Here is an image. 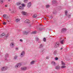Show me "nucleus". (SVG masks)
<instances>
[{
    "label": "nucleus",
    "instance_id": "nucleus-1",
    "mask_svg": "<svg viewBox=\"0 0 73 73\" xmlns=\"http://www.w3.org/2000/svg\"><path fill=\"white\" fill-rule=\"evenodd\" d=\"M21 65V63H19L18 64H17L16 66H15V68H19V67H20V66Z\"/></svg>",
    "mask_w": 73,
    "mask_h": 73
},
{
    "label": "nucleus",
    "instance_id": "nucleus-2",
    "mask_svg": "<svg viewBox=\"0 0 73 73\" xmlns=\"http://www.w3.org/2000/svg\"><path fill=\"white\" fill-rule=\"evenodd\" d=\"M7 67L5 66L3 68H2L1 69V70H3V71H4L5 70H7Z\"/></svg>",
    "mask_w": 73,
    "mask_h": 73
},
{
    "label": "nucleus",
    "instance_id": "nucleus-3",
    "mask_svg": "<svg viewBox=\"0 0 73 73\" xmlns=\"http://www.w3.org/2000/svg\"><path fill=\"white\" fill-rule=\"evenodd\" d=\"M25 54V52L23 51L21 54L20 57H23Z\"/></svg>",
    "mask_w": 73,
    "mask_h": 73
},
{
    "label": "nucleus",
    "instance_id": "nucleus-4",
    "mask_svg": "<svg viewBox=\"0 0 73 73\" xmlns=\"http://www.w3.org/2000/svg\"><path fill=\"white\" fill-rule=\"evenodd\" d=\"M59 46V43L57 42L56 43L55 46H54L55 48H57V47H58Z\"/></svg>",
    "mask_w": 73,
    "mask_h": 73
},
{
    "label": "nucleus",
    "instance_id": "nucleus-5",
    "mask_svg": "<svg viewBox=\"0 0 73 73\" xmlns=\"http://www.w3.org/2000/svg\"><path fill=\"white\" fill-rule=\"evenodd\" d=\"M21 13L22 15H28V13H27L23 11H22Z\"/></svg>",
    "mask_w": 73,
    "mask_h": 73
},
{
    "label": "nucleus",
    "instance_id": "nucleus-6",
    "mask_svg": "<svg viewBox=\"0 0 73 73\" xmlns=\"http://www.w3.org/2000/svg\"><path fill=\"white\" fill-rule=\"evenodd\" d=\"M31 2L29 3H28L27 7H28V8H30L31 7Z\"/></svg>",
    "mask_w": 73,
    "mask_h": 73
},
{
    "label": "nucleus",
    "instance_id": "nucleus-7",
    "mask_svg": "<svg viewBox=\"0 0 73 73\" xmlns=\"http://www.w3.org/2000/svg\"><path fill=\"white\" fill-rule=\"evenodd\" d=\"M25 23H30V22H31V21H30V20L28 19H27L25 21Z\"/></svg>",
    "mask_w": 73,
    "mask_h": 73
},
{
    "label": "nucleus",
    "instance_id": "nucleus-8",
    "mask_svg": "<svg viewBox=\"0 0 73 73\" xmlns=\"http://www.w3.org/2000/svg\"><path fill=\"white\" fill-rule=\"evenodd\" d=\"M14 45H15L13 42H12L10 44V46L11 48H13V46H14Z\"/></svg>",
    "mask_w": 73,
    "mask_h": 73
},
{
    "label": "nucleus",
    "instance_id": "nucleus-9",
    "mask_svg": "<svg viewBox=\"0 0 73 73\" xmlns=\"http://www.w3.org/2000/svg\"><path fill=\"white\" fill-rule=\"evenodd\" d=\"M26 69H27V68L25 67H22L21 68V70H25Z\"/></svg>",
    "mask_w": 73,
    "mask_h": 73
},
{
    "label": "nucleus",
    "instance_id": "nucleus-10",
    "mask_svg": "<svg viewBox=\"0 0 73 73\" xmlns=\"http://www.w3.org/2000/svg\"><path fill=\"white\" fill-rule=\"evenodd\" d=\"M66 31V29L63 28L62 29V31L65 32V31Z\"/></svg>",
    "mask_w": 73,
    "mask_h": 73
},
{
    "label": "nucleus",
    "instance_id": "nucleus-11",
    "mask_svg": "<svg viewBox=\"0 0 73 73\" xmlns=\"http://www.w3.org/2000/svg\"><path fill=\"white\" fill-rule=\"evenodd\" d=\"M19 8L20 9H23L24 7H23V6H20Z\"/></svg>",
    "mask_w": 73,
    "mask_h": 73
},
{
    "label": "nucleus",
    "instance_id": "nucleus-12",
    "mask_svg": "<svg viewBox=\"0 0 73 73\" xmlns=\"http://www.w3.org/2000/svg\"><path fill=\"white\" fill-rule=\"evenodd\" d=\"M21 5V3L20 2H18L17 3V5L19 6V5Z\"/></svg>",
    "mask_w": 73,
    "mask_h": 73
},
{
    "label": "nucleus",
    "instance_id": "nucleus-13",
    "mask_svg": "<svg viewBox=\"0 0 73 73\" xmlns=\"http://www.w3.org/2000/svg\"><path fill=\"white\" fill-rule=\"evenodd\" d=\"M37 15L35 14L33 15V17L34 18H35L37 17Z\"/></svg>",
    "mask_w": 73,
    "mask_h": 73
},
{
    "label": "nucleus",
    "instance_id": "nucleus-14",
    "mask_svg": "<svg viewBox=\"0 0 73 73\" xmlns=\"http://www.w3.org/2000/svg\"><path fill=\"white\" fill-rule=\"evenodd\" d=\"M64 40H62L60 42L61 44H64Z\"/></svg>",
    "mask_w": 73,
    "mask_h": 73
},
{
    "label": "nucleus",
    "instance_id": "nucleus-15",
    "mask_svg": "<svg viewBox=\"0 0 73 73\" xmlns=\"http://www.w3.org/2000/svg\"><path fill=\"white\" fill-rule=\"evenodd\" d=\"M60 67L59 66H58L56 67V69H60Z\"/></svg>",
    "mask_w": 73,
    "mask_h": 73
},
{
    "label": "nucleus",
    "instance_id": "nucleus-16",
    "mask_svg": "<svg viewBox=\"0 0 73 73\" xmlns=\"http://www.w3.org/2000/svg\"><path fill=\"white\" fill-rule=\"evenodd\" d=\"M5 36V34L3 33L0 35V36L1 37H3V36Z\"/></svg>",
    "mask_w": 73,
    "mask_h": 73
},
{
    "label": "nucleus",
    "instance_id": "nucleus-17",
    "mask_svg": "<svg viewBox=\"0 0 73 73\" xmlns=\"http://www.w3.org/2000/svg\"><path fill=\"white\" fill-rule=\"evenodd\" d=\"M61 63H62V65H65V64L64 63V62H63V61H61Z\"/></svg>",
    "mask_w": 73,
    "mask_h": 73
},
{
    "label": "nucleus",
    "instance_id": "nucleus-18",
    "mask_svg": "<svg viewBox=\"0 0 73 73\" xmlns=\"http://www.w3.org/2000/svg\"><path fill=\"white\" fill-rule=\"evenodd\" d=\"M36 31H34L33 32H32V34H36Z\"/></svg>",
    "mask_w": 73,
    "mask_h": 73
},
{
    "label": "nucleus",
    "instance_id": "nucleus-19",
    "mask_svg": "<svg viewBox=\"0 0 73 73\" xmlns=\"http://www.w3.org/2000/svg\"><path fill=\"white\" fill-rule=\"evenodd\" d=\"M34 63H35V61H33L31 62V64L32 65Z\"/></svg>",
    "mask_w": 73,
    "mask_h": 73
},
{
    "label": "nucleus",
    "instance_id": "nucleus-20",
    "mask_svg": "<svg viewBox=\"0 0 73 73\" xmlns=\"http://www.w3.org/2000/svg\"><path fill=\"white\" fill-rule=\"evenodd\" d=\"M20 20L19 19H17L15 20V21L16 22H18V21H19Z\"/></svg>",
    "mask_w": 73,
    "mask_h": 73
},
{
    "label": "nucleus",
    "instance_id": "nucleus-21",
    "mask_svg": "<svg viewBox=\"0 0 73 73\" xmlns=\"http://www.w3.org/2000/svg\"><path fill=\"white\" fill-rule=\"evenodd\" d=\"M6 16H7V15L6 14H4L3 15V18H5Z\"/></svg>",
    "mask_w": 73,
    "mask_h": 73
},
{
    "label": "nucleus",
    "instance_id": "nucleus-22",
    "mask_svg": "<svg viewBox=\"0 0 73 73\" xmlns=\"http://www.w3.org/2000/svg\"><path fill=\"white\" fill-rule=\"evenodd\" d=\"M12 14H14V13H16V11L14 10L12 12Z\"/></svg>",
    "mask_w": 73,
    "mask_h": 73
},
{
    "label": "nucleus",
    "instance_id": "nucleus-23",
    "mask_svg": "<svg viewBox=\"0 0 73 73\" xmlns=\"http://www.w3.org/2000/svg\"><path fill=\"white\" fill-rule=\"evenodd\" d=\"M21 5L22 6V7H25V5L24 3L22 4Z\"/></svg>",
    "mask_w": 73,
    "mask_h": 73
},
{
    "label": "nucleus",
    "instance_id": "nucleus-24",
    "mask_svg": "<svg viewBox=\"0 0 73 73\" xmlns=\"http://www.w3.org/2000/svg\"><path fill=\"white\" fill-rule=\"evenodd\" d=\"M24 2L25 3H28V0H25L24 1Z\"/></svg>",
    "mask_w": 73,
    "mask_h": 73
},
{
    "label": "nucleus",
    "instance_id": "nucleus-25",
    "mask_svg": "<svg viewBox=\"0 0 73 73\" xmlns=\"http://www.w3.org/2000/svg\"><path fill=\"white\" fill-rule=\"evenodd\" d=\"M5 57L6 58L8 57V54H6L5 55Z\"/></svg>",
    "mask_w": 73,
    "mask_h": 73
},
{
    "label": "nucleus",
    "instance_id": "nucleus-26",
    "mask_svg": "<svg viewBox=\"0 0 73 73\" xmlns=\"http://www.w3.org/2000/svg\"><path fill=\"white\" fill-rule=\"evenodd\" d=\"M67 13H68V11H65V15H67Z\"/></svg>",
    "mask_w": 73,
    "mask_h": 73
},
{
    "label": "nucleus",
    "instance_id": "nucleus-27",
    "mask_svg": "<svg viewBox=\"0 0 73 73\" xmlns=\"http://www.w3.org/2000/svg\"><path fill=\"white\" fill-rule=\"evenodd\" d=\"M23 33L24 34H25V35H27V34H28V33H27V32H23Z\"/></svg>",
    "mask_w": 73,
    "mask_h": 73
},
{
    "label": "nucleus",
    "instance_id": "nucleus-28",
    "mask_svg": "<svg viewBox=\"0 0 73 73\" xmlns=\"http://www.w3.org/2000/svg\"><path fill=\"white\" fill-rule=\"evenodd\" d=\"M66 66H62L61 67V68H62V69L63 68H65Z\"/></svg>",
    "mask_w": 73,
    "mask_h": 73
},
{
    "label": "nucleus",
    "instance_id": "nucleus-29",
    "mask_svg": "<svg viewBox=\"0 0 73 73\" xmlns=\"http://www.w3.org/2000/svg\"><path fill=\"white\" fill-rule=\"evenodd\" d=\"M6 23L5 22H4L3 23V25H6Z\"/></svg>",
    "mask_w": 73,
    "mask_h": 73
},
{
    "label": "nucleus",
    "instance_id": "nucleus-30",
    "mask_svg": "<svg viewBox=\"0 0 73 73\" xmlns=\"http://www.w3.org/2000/svg\"><path fill=\"white\" fill-rule=\"evenodd\" d=\"M43 41H44V42H45V41H46V38H43Z\"/></svg>",
    "mask_w": 73,
    "mask_h": 73
},
{
    "label": "nucleus",
    "instance_id": "nucleus-31",
    "mask_svg": "<svg viewBox=\"0 0 73 73\" xmlns=\"http://www.w3.org/2000/svg\"><path fill=\"white\" fill-rule=\"evenodd\" d=\"M51 64H55V63L54 62L52 61V62H51Z\"/></svg>",
    "mask_w": 73,
    "mask_h": 73
},
{
    "label": "nucleus",
    "instance_id": "nucleus-32",
    "mask_svg": "<svg viewBox=\"0 0 73 73\" xmlns=\"http://www.w3.org/2000/svg\"><path fill=\"white\" fill-rule=\"evenodd\" d=\"M58 58H55V60H58Z\"/></svg>",
    "mask_w": 73,
    "mask_h": 73
},
{
    "label": "nucleus",
    "instance_id": "nucleus-33",
    "mask_svg": "<svg viewBox=\"0 0 73 73\" xmlns=\"http://www.w3.org/2000/svg\"><path fill=\"white\" fill-rule=\"evenodd\" d=\"M49 5H46V8H49Z\"/></svg>",
    "mask_w": 73,
    "mask_h": 73
},
{
    "label": "nucleus",
    "instance_id": "nucleus-34",
    "mask_svg": "<svg viewBox=\"0 0 73 73\" xmlns=\"http://www.w3.org/2000/svg\"><path fill=\"white\" fill-rule=\"evenodd\" d=\"M54 54H57V51H55L54 52Z\"/></svg>",
    "mask_w": 73,
    "mask_h": 73
},
{
    "label": "nucleus",
    "instance_id": "nucleus-35",
    "mask_svg": "<svg viewBox=\"0 0 73 73\" xmlns=\"http://www.w3.org/2000/svg\"><path fill=\"white\" fill-rule=\"evenodd\" d=\"M39 40L38 38H36V41H38Z\"/></svg>",
    "mask_w": 73,
    "mask_h": 73
},
{
    "label": "nucleus",
    "instance_id": "nucleus-36",
    "mask_svg": "<svg viewBox=\"0 0 73 73\" xmlns=\"http://www.w3.org/2000/svg\"><path fill=\"white\" fill-rule=\"evenodd\" d=\"M17 56H15L14 57V59H16V58H17Z\"/></svg>",
    "mask_w": 73,
    "mask_h": 73
},
{
    "label": "nucleus",
    "instance_id": "nucleus-37",
    "mask_svg": "<svg viewBox=\"0 0 73 73\" xmlns=\"http://www.w3.org/2000/svg\"><path fill=\"white\" fill-rule=\"evenodd\" d=\"M8 36H9V35L7 34V36H6L5 37H6V38H7V37H8Z\"/></svg>",
    "mask_w": 73,
    "mask_h": 73
},
{
    "label": "nucleus",
    "instance_id": "nucleus-38",
    "mask_svg": "<svg viewBox=\"0 0 73 73\" xmlns=\"http://www.w3.org/2000/svg\"><path fill=\"white\" fill-rule=\"evenodd\" d=\"M42 44H41L40 46V48H41V47H42Z\"/></svg>",
    "mask_w": 73,
    "mask_h": 73
},
{
    "label": "nucleus",
    "instance_id": "nucleus-39",
    "mask_svg": "<svg viewBox=\"0 0 73 73\" xmlns=\"http://www.w3.org/2000/svg\"><path fill=\"white\" fill-rule=\"evenodd\" d=\"M48 58H49V57H46V59H48Z\"/></svg>",
    "mask_w": 73,
    "mask_h": 73
},
{
    "label": "nucleus",
    "instance_id": "nucleus-40",
    "mask_svg": "<svg viewBox=\"0 0 73 73\" xmlns=\"http://www.w3.org/2000/svg\"><path fill=\"white\" fill-rule=\"evenodd\" d=\"M20 41H23V40H22V39H21L20 40Z\"/></svg>",
    "mask_w": 73,
    "mask_h": 73
},
{
    "label": "nucleus",
    "instance_id": "nucleus-41",
    "mask_svg": "<svg viewBox=\"0 0 73 73\" xmlns=\"http://www.w3.org/2000/svg\"><path fill=\"white\" fill-rule=\"evenodd\" d=\"M60 50H62V48H60Z\"/></svg>",
    "mask_w": 73,
    "mask_h": 73
},
{
    "label": "nucleus",
    "instance_id": "nucleus-42",
    "mask_svg": "<svg viewBox=\"0 0 73 73\" xmlns=\"http://www.w3.org/2000/svg\"><path fill=\"white\" fill-rule=\"evenodd\" d=\"M68 17H70V15H68Z\"/></svg>",
    "mask_w": 73,
    "mask_h": 73
},
{
    "label": "nucleus",
    "instance_id": "nucleus-43",
    "mask_svg": "<svg viewBox=\"0 0 73 73\" xmlns=\"http://www.w3.org/2000/svg\"><path fill=\"white\" fill-rule=\"evenodd\" d=\"M16 50H18V48H16Z\"/></svg>",
    "mask_w": 73,
    "mask_h": 73
},
{
    "label": "nucleus",
    "instance_id": "nucleus-44",
    "mask_svg": "<svg viewBox=\"0 0 73 73\" xmlns=\"http://www.w3.org/2000/svg\"><path fill=\"white\" fill-rule=\"evenodd\" d=\"M5 7H7V5H5Z\"/></svg>",
    "mask_w": 73,
    "mask_h": 73
},
{
    "label": "nucleus",
    "instance_id": "nucleus-45",
    "mask_svg": "<svg viewBox=\"0 0 73 73\" xmlns=\"http://www.w3.org/2000/svg\"><path fill=\"white\" fill-rule=\"evenodd\" d=\"M40 31H42V29H41V30L40 29Z\"/></svg>",
    "mask_w": 73,
    "mask_h": 73
},
{
    "label": "nucleus",
    "instance_id": "nucleus-46",
    "mask_svg": "<svg viewBox=\"0 0 73 73\" xmlns=\"http://www.w3.org/2000/svg\"><path fill=\"white\" fill-rule=\"evenodd\" d=\"M2 3H3V1H1Z\"/></svg>",
    "mask_w": 73,
    "mask_h": 73
},
{
    "label": "nucleus",
    "instance_id": "nucleus-47",
    "mask_svg": "<svg viewBox=\"0 0 73 73\" xmlns=\"http://www.w3.org/2000/svg\"><path fill=\"white\" fill-rule=\"evenodd\" d=\"M8 21V22H9V21Z\"/></svg>",
    "mask_w": 73,
    "mask_h": 73
},
{
    "label": "nucleus",
    "instance_id": "nucleus-48",
    "mask_svg": "<svg viewBox=\"0 0 73 73\" xmlns=\"http://www.w3.org/2000/svg\"><path fill=\"white\" fill-rule=\"evenodd\" d=\"M9 0V1H10V0Z\"/></svg>",
    "mask_w": 73,
    "mask_h": 73
}]
</instances>
